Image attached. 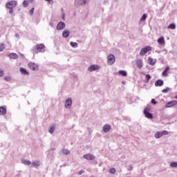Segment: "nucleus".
Listing matches in <instances>:
<instances>
[{
	"label": "nucleus",
	"mask_w": 177,
	"mask_h": 177,
	"mask_svg": "<svg viewBox=\"0 0 177 177\" xmlns=\"http://www.w3.org/2000/svg\"><path fill=\"white\" fill-rule=\"evenodd\" d=\"M32 52L34 53H44L45 52V45L43 44H37L32 48Z\"/></svg>",
	"instance_id": "1"
},
{
	"label": "nucleus",
	"mask_w": 177,
	"mask_h": 177,
	"mask_svg": "<svg viewBox=\"0 0 177 177\" xmlns=\"http://www.w3.org/2000/svg\"><path fill=\"white\" fill-rule=\"evenodd\" d=\"M6 6L7 9H10L9 13L12 15V13H13V8H16V6H17V1H9L6 4Z\"/></svg>",
	"instance_id": "2"
},
{
	"label": "nucleus",
	"mask_w": 177,
	"mask_h": 177,
	"mask_svg": "<svg viewBox=\"0 0 177 177\" xmlns=\"http://www.w3.org/2000/svg\"><path fill=\"white\" fill-rule=\"evenodd\" d=\"M115 62V56L113 54H110L107 57V64L109 66H113V64Z\"/></svg>",
	"instance_id": "3"
},
{
	"label": "nucleus",
	"mask_w": 177,
	"mask_h": 177,
	"mask_svg": "<svg viewBox=\"0 0 177 177\" xmlns=\"http://www.w3.org/2000/svg\"><path fill=\"white\" fill-rule=\"evenodd\" d=\"M151 50V46H147L142 48L140 51V56H145L147 52H150Z\"/></svg>",
	"instance_id": "4"
},
{
	"label": "nucleus",
	"mask_w": 177,
	"mask_h": 177,
	"mask_svg": "<svg viewBox=\"0 0 177 177\" xmlns=\"http://www.w3.org/2000/svg\"><path fill=\"white\" fill-rule=\"evenodd\" d=\"M144 115H145L146 118H149V120H152L153 114L150 113V108L146 107L144 109Z\"/></svg>",
	"instance_id": "5"
},
{
	"label": "nucleus",
	"mask_w": 177,
	"mask_h": 177,
	"mask_svg": "<svg viewBox=\"0 0 177 177\" xmlns=\"http://www.w3.org/2000/svg\"><path fill=\"white\" fill-rule=\"evenodd\" d=\"M71 106H73V100L68 97L65 101L64 107L65 109H71Z\"/></svg>",
	"instance_id": "6"
},
{
	"label": "nucleus",
	"mask_w": 177,
	"mask_h": 177,
	"mask_svg": "<svg viewBox=\"0 0 177 177\" xmlns=\"http://www.w3.org/2000/svg\"><path fill=\"white\" fill-rule=\"evenodd\" d=\"M29 68H30V70H32L33 71H38V65L34 62H30L28 64Z\"/></svg>",
	"instance_id": "7"
},
{
	"label": "nucleus",
	"mask_w": 177,
	"mask_h": 177,
	"mask_svg": "<svg viewBox=\"0 0 177 177\" xmlns=\"http://www.w3.org/2000/svg\"><path fill=\"white\" fill-rule=\"evenodd\" d=\"M88 71L90 73H92V71H96L97 70H100V66L93 64L90 66V67L88 68Z\"/></svg>",
	"instance_id": "8"
},
{
	"label": "nucleus",
	"mask_w": 177,
	"mask_h": 177,
	"mask_svg": "<svg viewBox=\"0 0 177 177\" xmlns=\"http://www.w3.org/2000/svg\"><path fill=\"white\" fill-rule=\"evenodd\" d=\"M176 104H177L176 100L170 101L165 104V107L166 109H169V107H174V106H176Z\"/></svg>",
	"instance_id": "9"
},
{
	"label": "nucleus",
	"mask_w": 177,
	"mask_h": 177,
	"mask_svg": "<svg viewBox=\"0 0 177 177\" xmlns=\"http://www.w3.org/2000/svg\"><path fill=\"white\" fill-rule=\"evenodd\" d=\"M83 158H85L86 160L91 161L92 160H95V156H93L91 153H87L83 156Z\"/></svg>",
	"instance_id": "10"
},
{
	"label": "nucleus",
	"mask_w": 177,
	"mask_h": 177,
	"mask_svg": "<svg viewBox=\"0 0 177 177\" xmlns=\"http://www.w3.org/2000/svg\"><path fill=\"white\" fill-rule=\"evenodd\" d=\"M85 3H86V0H75V6H81Z\"/></svg>",
	"instance_id": "11"
},
{
	"label": "nucleus",
	"mask_w": 177,
	"mask_h": 177,
	"mask_svg": "<svg viewBox=\"0 0 177 177\" xmlns=\"http://www.w3.org/2000/svg\"><path fill=\"white\" fill-rule=\"evenodd\" d=\"M66 28V24L64 22H59L57 26V30H60Z\"/></svg>",
	"instance_id": "12"
},
{
	"label": "nucleus",
	"mask_w": 177,
	"mask_h": 177,
	"mask_svg": "<svg viewBox=\"0 0 177 177\" xmlns=\"http://www.w3.org/2000/svg\"><path fill=\"white\" fill-rule=\"evenodd\" d=\"M31 164H32V167H34L35 168H38V167L41 166V161L38 160H33L31 162Z\"/></svg>",
	"instance_id": "13"
},
{
	"label": "nucleus",
	"mask_w": 177,
	"mask_h": 177,
	"mask_svg": "<svg viewBox=\"0 0 177 177\" xmlns=\"http://www.w3.org/2000/svg\"><path fill=\"white\" fill-rule=\"evenodd\" d=\"M136 66L138 67V68H142V67H143V60L142 59H137L136 61Z\"/></svg>",
	"instance_id": "14"
},
{
	"label": "nucleus",
	"mask_w": 177,
	"mask_h": 177,
	"mask_svg": "<svg viewBox=\"0 0 177 177\" xmlns=\"http://www.w3.org/2000/svg\"><path fill=\"white\" fill-rule=\"evenodd\" d=\"M157 62V59H153L151 57H149L148 63L151 64V66H154Z\"/></svg>",
	"instance_id": "15"
},
{
	"label": "nucleus",
	"mask_w": 177,
	"mask_h": 177,
	"mask_svg": "<svg viewBox=\"0 0 177 177\" xmlns=\"http://www.w3.org/2000/svg\"><path fill=\"white\" fill-rule=\"evenodd\" d=\"M110 129H111V126H110V124H105L103 127H102V130L104 132L107 133L110 131Z\"/></svg>",
	"instance_id": "16"
},
{
	"label": "nucleus",
	"mask_w": 177,
	"mask_h": 177,
	"mask_svg": "<svg viewBox=\"0 0 177 177\" xmlns=\"http://www.w3.org/2000/svg\"><path fill=\"white\" fill-rule=\"evenodd\" d=\"M8 57L10 59H18L19 58V55L15 53H11L10 54L8 55Z\"/></svg>",
	"instance_id": "17"
},
{
	"label": "nucleus",
	"mask_w": 177,
	"mask_h": 177,
	"mask_svg": "<svg viewBox=\"0 0 177 177\" xmlns=\"http://www.w3.org/2000/svg\"><path fill=\"white\" fill-rule=\"evenodd\" d=\"M19 71L23 75H28L30 73L27 71V69L24 68H20Z\"/></svg>",
	"instance_id": "18"
},
{
	"label": "nucleus",
	"mask_w": 177,
	"mask_h": 177,
	"mask_svg": "<svg viewBox=\"0 0 177 177\" xmlns=\"http://www.w3.org/2000/svg\"><path fill=\"white\" fill-rule=\"evenodd\" d=\"M62 37L63 38H68V37H70V31L68 30H64L62 32Z\"/></svg>",
	"instance_id": "19"
},
{
	"label": "nucleus",
	"mask_w": 177,
	"mask_h": 177,
	"mask_svg": "<svg viewBox=\"0 0 177 177\" xmlns=\"http://www.w3.org/2000/svg\"><path fill=\"white\" fill-rule=\"evenodd\" d=\"M158 43L159 44V45H161L162 46L163 45H165V39L162 37H160L159 39H158Z\"/></svg>",
	"instance_id": "20"
},
{
	"label": "nucleus",
	"mask_w": 177,
	"mask_h": 177,
	"mask_svg": "<svg viewBox=\"0 0 177 177\" xmlns=\"http://www.w3.org/2000/svg\"><path fill=\"white\" fill-rule=\"evenodd\" d=\"M162 85H164V81H162L161 80H158L155 82V86H162Z\"/></svg>",
	"instance_id": "21"
},
{
	"label": "nucleus",
	"mask_w": 177,
	"mask_h": 177,
	"mask_svg": "<svg viewBox=\"0 0 177 177\" xmlns=\"http://www.w3.org/2000/svg\"><path fill=\"white\" fill-rule=\"evenodd\" d=\"M21 164H24V165H31V161L28 160L22 159L21 160Z\"/></svg>",
	"instance_id": "22"
},
{
	"label": "nucleus",
	"mask_w": 177,
	"mask_h": 177,
	"mask_svg": "<svg viewBox=\"0 0 177 177\" xmlns=\"http://www.w3.org/2000/svg\"><path fill=\"white\" fill-rule=\"evenodd\" d=\"M6 114V108L3 106L0 107V115H5Z\"/></svg>",
	"instance_id": "23"
},
{
	"label": "nucleus",
	"mask_w": 177,
	"mask_h": 177,
	"mask_svg": "<svg viewBox=\"0 0 177 177\" xmlns=\"http://www.w3.org/2000/svg\"><path fill=\"white\" fill-rule=\"evenodd\" d=\"M56 129V125H55V124H53L50 127V129H49V130H48V132H49V133H53L54 132H55V130Z\"/></svg>",
	"instance_id": "24"
},
{
	"label": "nucleus",
	"mask_w": 177,
	"mask_h": 177,
	"mask_svg": "<svg viewBox=\"0 0 177 177\" xmlns=\"http://www.w3.org/2000/svg\"><path fill=\"white\" fill-rule=\"evenodd\" d=\"M154 136L156 139H160V138L162 137V133L161 131H157Z\"/></svg>",
	"instance_id": "25"
},
{
	"label": "nucleus",
	"mask_w": 177,
	"mask_h": 177,
	"mask_svg": "<svg viewBox=\"0 0 177 177\" xmlns=\"http://www.w3.org/2000/svg\"><path fill=\"white\" fill-rule=\"evenodd\" d=\"M118 74H120V75H122V77H127V75H128L127 73V71H119Z\"/></svg>",
	"instance_id": "26"
},
{
	"label": "nucleus",
	"mask_w": 177,
	"mask_h": 177,
	"mask_svg": "<svg viewBox=\"0 0 177 177\" xmlns=\"http://www.w3.org/2000/svg\"><path fill=\"white\" fill-rule=\"evenodd\" d=\"M4 81H6V82H10L12 81V77L10 76H5L3 77Z\"/></svg>",
	"instance_id": "27"
},
{
	"label": "nucleus",
	"mask_w": 177,
	"mask_h": 177,
	"mask_svg": "<svg viewBox=\"0 0 177 177\" xmlns=\"http://www.w3.org/2000/svg\"><path fill=\"white\" fill-rule=\"evenodd\" d=\"M70 45L72 48H78V44H77V42L71 41Z\"/></svg>",
	"instance_id": "28"
},
{
	"label": "nucleus",
	"mask_w": 177,
	"mask_h": 177,
	"mask_svg": "<svg viewBox=\"0 0 177 177\" xmlns=\"http://www.w3.org/2000/svg\"><path fill=\"white\" fill-rule=\"evenodd\" d=\"M170 167L171 168H176L177 167V162H171L170 163Z\"/></svg>",
	"instance_id": "29"
},
{
	"label": "nucleus",
	"mask_w": 177,
	"mask_h": 177,
	"mask_svg": "<svg viewBox=\"0 0 177 177\" xmlns=\"http://www.w3.org/2000/svg\"><path fill=\"white\" fill-rule=\"evenodd\" d=\"M63 154H65L66 156L70 154V151L67 149H62Z\"/></svg>",
	"instance_id": "30"
},
{
	"label": "nucleus",
	"mask_w": 177,
	"mask_h": 177,
	"mask_svg": "<svg viewBox=\"0 0 177 177\" xmlns=\"http://www.w3.org/2000/svg\"><path fill=\"white\" fill-rule=\"evenodd\" d=\"M168 28H170V30H175L176 28V26H175L174 24H171L169 26Z\"/></svg>",
	"instance_id": "31"
},
{
	"label": "nucleus",
	"mask_w": 177,
	"mask_h": 177,
	"mask_svg": "<svg viewBox=\"0 0 177 177\" xmlns=\"http://www.w3.org/2000/svg\"><path fill=\"white\" fill-rule=\"evenodd\" d=\"M22 5L24 8H27L28 6V1L27 0L24 1Z\"/></svg>",
	"instance_id": "32"
},
{
	"label": "nucleus",
	"mask_w": 177,
	"mask_h": 177,
	"mask_svg": "<svg viewBox=\"0 0 177 177\" xmlns=\"http://www.w3.org/2000/svg\"><path fill=\"white\" fill-rule=\"evenodd\" d=\"M146 19H147V15L143 14V15L141 17L140 20H141V21H145V20H146Z\"/></svg>",
	"instance_id": "33"
},
{
	"label": "nucleus",
	"mask_w": 177,
	"mask_h": 177,
	"mask_svg": "<svg viewBox=\"0 0 177 177\" xmlns=\"http://www.w3.org/2000/svg\"><path fill=\"white\" fill-rule=\"evenodd\" d=\"M5 49V44L0 43V52H2Z\"/></svg>",
	"instance_id": "34"
},
{
	"label": "nucleus",
	"mask_w": 177,
	"mask_h": 177,
	"mask_svg": "<svg viewBox=\"0 0 177 177\" xmlns=\"http://www.w3.org/2000/svg\"><path fill=\"white\" fill-rule=\"evenodd\" d=\"M109 173H111L112 175H114V174H115V168L110 169Z\"/></svg>",
	"instance_id": "35"
},
{
	"label": "nucleus",
	"mask_w": 177,
	"mask_h": 177,
	"mask_svg": "<svg viewBox=\"0 0 177 177\" xmlns=\"http://www.w3.org/2000/svg\"><path fill=\"white\" fill-rule=\"evenodd\" d=\"M170 88L169 87L164 88L162 92V93H167V92L169 91Z\"/></svg>",
	"instance_id": "36"
},
{
	"label": "nucleus",
	"mask_w": 177,
	"mask_h": 177,
	"mask_svg": "<svg viewBox=\"0 0 177 177\" xmlns=\"http://www.w3.org/2000/svg\"><path fill=\"white\" fill-rule=\"evenodd\" d=\"M145 78L147 80V82H149V81H150V78H151V76H150V75H146Z\"/></svg>",
	"instance_id": "37"
},
{
	"label": "nucleus",
	"mask_w": 177,
	"mask_h": 177,
	"mask_svg": "<svg viewBox=\"0 0 177 177\" xmlns=\"http://www.w3.org/2000/svg\"><path fill=\"white\" fill-rule=\"evenodd\" d=\"M29 15H30V16H32V15H34V8H32L29 11Z\"/></svg>",
	"instance_id": "38"
},
{
	"label": "nucleus",
	"mask_w": 177,
	"mask_h": 177,
	"mask_svg": "<svg viewBox=\"0 0 177 177\" xmlns=\"http://www.w3.org/2000/svg\"><path fill=\"white\" fill-rule=\"evenodd\" d=\"M162 132V136H164V135H168V131H163Z\"/></svg>",
	"instance_id": "39"
},
{
	"label": "nucleus",
	"mask_w": 177,
	"mask_h": 177,
	"mask_svg": "<svg viewBox=\"0 0 177 177\" xmlns=\"http://www.w3.org/2000/svg\"><path fill=\"white\" fill-rule=\"evenodd\" d=\"M151 103H152V104H157V102L154 99L151 100Z\"/></svg>",
	"instance_id": "40"
},
{
	"label": "nucleus",
	"mask_w": 177,
	"mask_h": 177,
	"mask_svg": "<svg viewBox=\"0 0 177 177\" xmlns=\"http://www.w3.org/2000/svg\"><path fill=\"white\" fill-rule=\"evenodd\" d=\"M0 77H3V70L0 68Z\"/></svg>",
	"instance_id": "41"
},
{
	"label": "nucleus",
	"mask_w": 177,
	"mask_h": 177,
	"mask_svg": "<svg viewBox=\"0 0 177 177\" xmlns=\"http://www.w3.org/2000/svg\"><path fill=\"white\" fill-rule=\"evenodd\" d=\"M162 75H163V77H166V75H167V71H164L162 73Z\"/></svg>",
	"instance_id": "42"
},
{
	"label": "nucleus",
	"mask_w": 177,
	"mask_h": 177,
	"mask_svg": "<svg viewBox=\"0 0 177 177\" xmlns=\"http://www.w3.org/2000/svg\"><path fill=\"white\" fill-rule=\"evenodd\" d=\"M165 71H166V73H167L168 71H169V66H167L165 69Z\"/></svg>",
	"instance_id": "43"
},
{
	"label": "nucleus",
	"mask_w": 177,
	"mask_h": 177,
	"mask_svg": "<svg viewBox=\"0 0 177 177\" xmlns=\"http://www.w3.org/2000/svg\"><path fill=\"white\" fill-rule=\"evenodd\" d=\"M46 2H48V3H53V1L52 0H45Z\"/></svg>",
	"instance_id": "44"
},
{
	"label": "nucleus",
	"mask_w": 177,
	"mask_h": 177,
	"mask_svg": "<svg viewBox=\"0 0 177 177\" xmlns=\"http://www.w3.org/2000/svg\"><path fill=\"white\" fill-rule=\"evenodd\" d=\"M15 37H16V38H17L18 39H20V35H19V34H17V33L15 34Z\"/></svg>",
	"instance_id": "45"
},
{
	"label": "nucleus",
	"mask_w": 177,
	"mask_h": 177,
	"mask_svg": "<svg viewBox=\"0 0 177 177\" xmlns=\"http://www.w3.org/2000/svg\"><path fill=\"white\" fill-rule=\"evenodd\" d=\"M132 169H133V167H132V165H130L129 168V171H132Z\"/></svg>",
	"instance_id": "46"
},
{
	"label": "nucleus",
	"mask_w": 177,
	"mask_h": 177,
	"mask_svg": "<svg viewBox=\"0 0 177 177\" xmlns=\"http://www.w3.org/2000/svg\"><path fill=\"white\" fill-rule=\"evenodd\" d=\"M162 52L163 53H165V55H167V50L163 49V50H162Z\"/></svg>",
	"instance_id": "47"
},
{
	"label": "nucleus",
	"mask_w": 177,
	"mask_h": 177,
	"mask_svg": "<svg viewBox=\"0 0 177 177\" xmlns=\"http://www.w3.org/2000/svg\"><path fill=\"white\" fill-rule=\"evenodd\" d=\"M82 174H84V171H80L79 172V175H82Z\"/></svg>",
	"instance_id": "48"
},
{
	"label": "nucleus",
	"mask_w": 177,
	"mask_h": 177,
	"mask_svg": "<svg viewBox=\"0 0 177 177\" xmlns=\"http://www.w3.org/2000/svg\"><path fill=\"white\" fill-rule=\"evenodd\" d=\"M156 52L157 53H161V51L156 50Z\"/></svg>",
	"instance_id": "49"
},
{
	"label": "nucleus",
	"mask_w": 177,
	"mask_h": 177,
	"mask_svg": "<svg viewBox=\"0 0 177 177\" xmlns=\"http://www.w3.org/2000/svg\"><path fill=\"white\" fill-rule=\"evenodd\" d=\"M28 1H30V2L31 3L34 2V0H28Z\"/></svg>",
	"instance_id": "50"
},
{
	"label": "nucleus",
	"mask_w": 177,
	"mask_h": 177,
	"mask_svg": "<svg viewBox=\"0 0 177 177\" xmlns=\"http://www.w3.org/2000/svg\"><path fill=\"white\" fill-rule=\"evenodd\" d=\"M175 99H177V95L175 96Z\"/></svg>",
	"instance_id": "51"
},
{
	"label": "nucleus",
	"mask_w": 177,
	"mask_h": 177,
	"mask_svg": "<svg viewBox=\"0 0 177 177\" xmlns=\"http://www.w3.org/2000/svg\"><path fill=\"white\" fill-rule=\"evenodd\" d=\"M21 55V56H24L23 54H20Z\"/></svg>",
	"instance_id": "52"
}]
</instances>
